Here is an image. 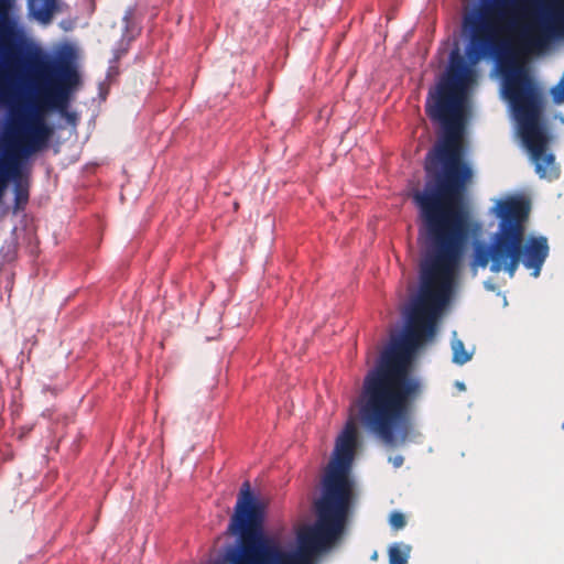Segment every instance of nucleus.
<instances>
[{
    "mask_svg": "<svg viewBox=\"0 0 564 564\" xmlns=\"http://www.w3.org/2000/svg\"><path fill=\"white\" fill-rule=\"evenodd\" d=\"M467 186H423L412 199L417 208L419 238L424 245L420 291L405 327L366 375L356 401L361 424L386 444L404 443L410 434L421 381L410 375L414 354L435 335L437 314L454 292L468 232Z\"/></svg>",
    "mask_w": 564,
    "mask_h": 564,
    "instance_id": "nucleus-1",
    "label": "nucleus"
},
{
    "mask_svg": "<svg viewBox=\"0 0 564 564\" xmlns=\"http://www.w3.org/2000/svg\"><path fill=\"white\" fill-rule=\"evenodd\" d=\"M0 47L6 53L0 65V109L8 111L0 143L7 154V172L14 183L18 210L29 202L23 162L48 148L54 128L46 122L47 111L73 117L67 109L79 76L73 67L57 65L37 46L7 45L1 35Z\"/></svg>",
    "mask_w": 564,
    "mask_h": 564,
    "instance_id": "nucleus-2",
    "label": "nucleus"
},
{
    "mask_svg": "<svg viewBox=\"0 0 564 564\" xmlns=\"http://www.w3.org/2000/svg\"><path fill=\"white\" fill-rule=\"evenodd\" d=\"M316 520L296 533V549L286 551L263 531V509L250 484H242L228 531L237 536L238 551L230 564H313L345 531L347 520L314 507Z\"/></svg>",
    "mask_w": 564,
    "mask_h": 564,
    "instance_id": "nucleus-3",
    "label": "nucleus"
},
{
    "mask_svg": "<svg viewBox=\"0 0 564 564\" xmlns=\"http://www.w3.org/2000/svg\"><path fill=\"white\" fill-rule=\"evenodd\" d=\"M499 218L498 230L492 235L489 245L477 243L474 248L471 265L486 268L499 273L505 271L513 278L520 262L538 278L549 256L550 247L546 237L531 236L525 238V221L530 213V204L520 197L499 200L495 207Z\"/></svg>",
    "mask_w": 564,
    "mask_h": 564,
    "instance_id": "nucleus-4",
    "label": "nucleus"
},
{
    "mask_svg": "<svg viewBox=\"0 0 564 564\" xmlns=\"http://www.w3.org/2000/svg\"><path fill=\"white\" fill-rule=\"evenodd\" d=\"M501 75L503 95L511 106L536 174L549 181L558 178L561 171L555 156L547 152L550 138L542 119V98L529 69L523 63L512 59L501 65Z\"/></svg>",
    "mask_w": 564,
    "mask_h": 564,
    "instance_id": "nucleus-5",
    "label": "nucleus"
},
{
    "mask_svg": "<svg viewBox=\"0 0 564 564\" xmlns=\"http://www.w3.org/2000/svg\"><path fill=\"white\" fill-rule=\"evenodd\" d=\"M534 0H496L497 18L503 30L517 35L528 51H541L564 36V0H549L533 10Z\"/></svg>",
    "mask_w": 564,
    "mask_h": 564,
    "instance_id": "nucleus-6",
    "label": "nucleus"
},
{
    "mask_svg": "<svg viewBox=\"0 0 564 564\" xmlns=\"http://www.w3.org/2000/svg\"><path fill=\"white\" fill-rule=\"evenodd\" d=\"M357 441L356 424L349 421L336 441L334 457L322 478L321 497L314 502V507H319L347 521L355 500V481L350 476V469Z\"/></svg>",
    "mask_w": 564,
    "mask_h": 564,
    "instance_id": "nucleus-7",
    "label": "nucleus"
},
{
    "mask_svg": "<svg viewBox=\"0 0 564 564\" xmlns=\"http://www.w3.org/2000/svg\"><path fill=\"white\" fill-rule=\"evenodd\" d=\"M464 30L469 33L466 55L471 63L499 52V40L494 26L482 15L469 13L463 20Z\"/></svg>",
    "mask_w": 564,
    "mask_h": 564,
    "instance_id": "nucleus-8",
    "label": "nucleus"
},
{
    "mask_svg": "<svg viewBox=\"0 0 564 564\" xmlns=\"http://www.w3.org/2000/svg\"><path fill=\"white\" fill-rule=\"evenodd\" d=\"M30 9L33 17L43 24L52 21L56 11L55 0H31Z\"/></svg>",
    "mask_w": 564,
    "mask_h": 564,
    "instance_id": "nucleus-9",
    "label": "nucleus"
},
{
    "mask_svg": "<svg viewBox=\"0 0 564 564\" xmlns=\"http://www.w3.org/2000/svg\"><path fill=\"white\" fill-rule=\"evenodd\" d=\"M410 547H401L399 544H393L389 549V564H406L409 558Z\"/></svg>",
    "mask_w": 564,
    "mask_h": 564,
    "instance_id": "nucleus-10",
    "label": "nucleus"
},
{
    "mask_svg": "<svg viewBox=\"0 0 564 564\" xmlns=\"http://www.w3.org/2000/svg\"><path fill=\"white\" fill-rule=\"evenodd\" d=\"M453 348V362L457 365H464L470 360L471 355L466 351L465 345L462 340H454L452 344Z\"/></svg>",
    "mask_w": 564,
    "mask_h": 564,
    "instance_id": "nucleus-11",
    "label": "nucleus"
},
{
    "mask_svg": "<svg viewBox=\"0 0 564 564\" xmlns=\"http://www.w3.org/2000/svg\"><path fill=\"white\" fill-rule=\"evenodd\" d=\"M551 96L555 104L564 102V72L558 83L551 89Z\"/></svg>",
    "mask_w": 564,
    "mask_h": 564,
    "instance_id": "nucleus-12",
    "label": "nucleus"
},
{
    "mask_svg": "<svg viewBox=\"0 0 564 564\" xmlns=\"http://www.w3.org/2000/svg\"><path fill=\"white\" fill-rule=\"evenodd\" d=\"M389 523L393 529L400 530L405 527L406 520L403 513L394 511L390 514Z\"/></svg>",
    "mask_w": 564,
    "mask_h": 564,
    "instance_id": "nucleus-13",
    "label": "nucleus"
},
{
    "mask_svg": "<svg viewBox=\"0 0 564 564\" xmlns=\"http://www.w3.org/2000/svg\"><path fill=\"white\" fill-rule=\"evenodd\" d=\"M389 462L393 465L394 468H399L403 465L404 458L401 455H397L389 457Z\"/></svg>",
    "mask_w": 564,
    "mask_h": 564,
    "instance_id": "nucleus-14",
    "label": "nucleus"
},
{
    "mask_svg": "<svg viewBox=\"0 0 564 564\" xmlns=\"http://www.w3.org/2000/svg\"><path fill=\"white\" fill-rule=\"evenodd\" d=\"M562 429H564V423L562 424Z\"/></svg>",
    "mask_w": 564,
    "mask_h": 564,
    "instance_id": "nucleus-15",
    "label": "nucleus"
}]
</instances>
